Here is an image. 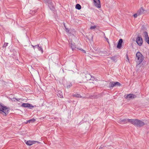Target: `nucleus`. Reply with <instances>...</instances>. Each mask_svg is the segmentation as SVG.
<instances>
[{"label":"nucleus","instance_id":"17","mask_svg":"<svg viewBox=\"0 0 149 149\" xmlns=\"http://www.w3.org/2000/svg\"><path fill=\"white\" fill-rule=\"evenodd\" d=\"M75 8L78 10H80L81 8V6L80 4H77L76 5Z\"/></svg>","mask_w":149,"mask_h":149},{"label":"nucleus","instance_id":"15","mask_svg":"<svg viewBox=\"0 0 149 149\" xmlns=\"http://www.w3.org/2000/svg\"><path fill=\"white\" fill-rule=\"evenodd\" d=\"M37 48L38 50L40 51L42 53L43 52V49L42 47L39 46V44L37 45Z\"/></svg>","mask_w":149,"mask_h":149},{"label":"nucleus","instance_id":"32","mask_svg":"<svg viewBox=\"0 0 149 149\" xmlns=\"http://www.w3.org/2000/svg\"><path fill=\"white\" fill-rule=\"evenodd\" d=\"M52 10H53V9H54V8H53V7H52Z\"/></svg>","mask_w":149,"mask_h":149},{"label":"nucleus","instance_id":"7","mask_svg":"<svg viewBox=\"0 0 149 149\" xmlns=\"http://www.w3.org/2000/svg\"><path fill=\"white\" fill-rule=\"evenodd\" d=\"M94 5L98 8H101V5L99 0H93Z\"/></svg>","mask_w":149,"mask_h":149},{"label":"nucleus","instance_id":"16","mask_svg":"<svg viewBox=\"0 0 149 149\" xmlns=\"http://www.w3.org/2000/svg\"><path fill=\"white\" fill-rule=\"evenodd\" d=\"M72 86V83L70 82H68L67 84V88H70Z\"/></svg>","mask_w":149,"mask_h":149},{"label":"nucleus","instance_id":"3","mask_svg":"<svg viewBox=\"0 0 149 149\" xmlns=\"http://www.w3.org/2000/svg\"><path fill=\"white\" fill-rule=\"evenodd\" d=\"M9 111L8 108L0 103V113L2 114L4 116H6L8 113Z\"/></svg>","mask_w":149,"mask_h":149},{"label":"nucleus","instance_id":"11","mask_svg":"<svg viewBox=\"0 0 149 149\" xmlns=\"http://www.w3.org/2000/svg\"><path fill=\"white\" fill-rule=\"evenodd\" d=\"M37 142L38 143H40V142H38V141H27L26 142V144L27 145L31 146L33 144L36 143Z\"/></svg>","mask_w":149,"mask_h":149},{"label":"nucleus","instance_id":"18","mask_svg":"<svg viewBox=\"0 0 149 149\" xmlns=\"http://www.w3.org/2000/svg\"><path fill=\"white\" fill-rule=\"evenodd\" d=\"M73 96L74 97H78V98H81L82 96L79 94H74Z\"/></svg>","mask_w":149,"mask_h":149},{"label":"nucleus","instance_id":"14","mask_svg":"<svg viewBox=\"0 0 149 149\" xmlns=\"http://www.w3.org/2000/svg\"><path fill=\"white\" fill-rule=\"evenodd\" d=\"M69 44L70 46L73 50V49L76 48L75 44L74 43H72L71 42V43H69Z\"/></svg>","mask_w":149,"mask_h":149},{"label":"nucleus","instance_id":"21","mask_svg":"<svg viewBox=\"0 0 149 149\" xmlns=\"http://www.w3.org/2000/svg\"><path fill=\"white\" fill-rule=\"evenodd\" d=\"M96 28V26H91L90 28V29H94Z\"/></svg>","mask_w":149,"mask_h":149},{"label":"nucleus","instance_id":"26","mask_svg":"<svg viewBox=\"0 0 149 149\" xmlns=\"http://www.w3.org/2000/svg\"><path fill=\"white\" fill-rule=\"evenodd\" d=\"M104 38L107 41V42H108V43H109V41H108V39L106 38V36H105V34L104 33Z\"/></svg>","mask_w":149,"mask_h":149},{"label":"nucleus","instance_id":"2","mask_svg":"<svg viewBox=\"0 0 149 149\" xmlns=\"http://www.w3.org/2000/svg\"><path fill=\"white\" fill-rule=\"evenodd\" d=\"M144 58V57L143 56L140 52H138L136 53L135 60L138 65L141 64L142 63Z\"/></svg>","mask_w":149,"mask_h":149},{"label":"nucleus","instance_id":"8","mask_svg":"<svg viewBox=\"0 0 149 149\" xmlns=\"http://www.w3.org/2000/svg\"><path fill=\"white\" fill-rule=\"evenodd\" d=\"M125 98L126 99H131L136 98V96L135 95L132 94H130L127 95L126 96H125Z\"/></svg>","mask_w":149,"mask_h":149},{"label":"nucleus","instance_id":"4","mask_svg":"<svg viewBox=\"0 0 149 149\" xmlns=\"http://www.w3.org/2000/svg\"><path fill=\"white\" fill-rule=\"evenodd\" d=\"M121 85L118 82H110L109 83V86L110 88H113L114 86H120Z\"/></svg>","mask_w":149,"mask_h":149},{"label":"nucleus","instance_id":"5","mask_svg":"<svg viewBox=\"0 0 149 149\" xmlns=\"http://www.w3.org/2000/svg\"><path fill=\"white\" fill-rule=\"evenodd\" d=\"M21 107H23L29 108L30 109H32L34 107V106L31 104L29 103H23L21 105Z\"/></svg>","mask_w":149,"mask_h":149},{"label":"nucleus","instance_id":"19","mask_svg":"<svg viewBox=\"0 0 149 149\" xmlns=\"http://www.w3.org/2000/svg\"><path fill=\"white\" fill-rule=\"evenodd\" d=\"M111 60L113 61L116 62V56H112L111 57Z\"/></svg>","mask_w":149,"mask_h":149},{"label":"nucleus","instance_id":"23","mask_svg":"<svg viewBox=\"0 0 149 149\" xmlns=\"http://www.w3.org/2000/svg\"><path fill=\"white\" fill-rule=\"evenodd\" d=\"M35 119H30V120H29L28 121V122L30 123L31 121H32L33 122H34V121H35Z\"/></svg>","mask_w":149,"mask_h":149},{"label":"nucleus","instance_id":"10","mask_svg":"<svg viewBox=\"0 0 149 149\" xmlns=\"http://www.w3.org/2000/svg\"><path fill=\"white\" fill-rule=\"evenodd\" d=\"M144 35L146 41L149 44V37L148 35V33L146 31L144 32Z\"/></svg>","mask_w":149,"mask_h":149},{"label":"nucleus","instance_id":"30","mask_svg":"<svg viewBox=\"0 0 149 149\" xmlns=\"http://www.w3.org/2000/svg\"><path fill=\"white\" fill-rule=\"evenodd\" d=\"M80 50H81L82 51H83V52L84 53H86V51L84 50H83L82 49H80Z\"/></svg>","mask_w":149,"mask_h":149},{"label":"nucleus","instance_id":"13","mask_svg":"<svg viewBox=\"0 0 149 149\" xmlns=\"http://www.w3.org/2000/svg\"><path fill=\"white\" fill-rule=\"evenodd\" d=\"M123 40L121 39H120L118 42L117 47L119 49H120L122 46V44L123 42Z\"/></svg>","mask_w":149,"mask_h":149},{"label":"nucleus","instance_id":"31","mask_svg":"<svg viewBox=\"0 0 149 149\" xmlns=\"http://www.w3.org/2000/svg\"><path fill=\"white\" fill-rule=\"evenodd\" d=\"M126 57H127V59L128 60V61H129V59L128 56L127 55Z\"/></svg>","mask_w":149,"mask_h":149},{"label":"nucleus","instance_id":"20","mask_svg":"<svg viewBox=\"0 0 149 149\" xmlns=\"http://www.w3.org/2000/svg\"><path fill=\"white\" fill-rule=\"evenodd\" d=\"M57 95L58 97H59L60 98L63 97V95H62V93L61 92H58V93L57 94Z\"/></svg>","mask_w":149,"mask_h":149},{"label":"nucleus","instance_id":"6","mask_svg":"<svg viewBox=\"0 0 149 149\" xmlns=\"http://www.w3.org/2000/svg\"><path fill=\"white\" fill-rule=\"evenodd\" d=\"M136 41L138 45L140 46L143 43L142 38L139 36H138L137 38Z\"/></svg>","mask_w":149,"mask_h":149},{"label":"nucleus","instance_id":"27","mask_svg":"<svg viewBox=\"0 0 149 149\" xmlns=\"http://www.w3.org/2000/svg\"><path fill=\"white\" fill-rule=\"evenodd\" d=\"M105 146H102V145H101L99 147V149H102Z\"/></svg>","mask_w":149,"mask_h":149},{"label":"nucleus","instance_id":"29","mask_svg":"<svg viewBox=\"0 0 149 149\" xmlns=\"http://www.w3.org/2000/svg\"><path fill=\"white\" fill-rule=\"evenodd\" d=\"M20 100V99H17V98H16V101H19V100Z\"/></svg>","mask_w":149,"mask_h":149},{"label":"nucleus","instance_id":"22","mask_svg":"<svg viewBox=\"0 0 149 149\" xmlns=\"http://www.w3.org/2000/svg\"><path fill=\"white\" fill-rule=\"evenodd\" d=\"M138 16H139V15H138L137 13H136L135 14H134L133 15V16H134V17L135 18H136Z\"/></svg>","mask_w":149,"mask_h":149},{"label":"nucleus","instance_id":"1","mask_svg":"<svg viewBox=\"0 0 149 149\" xmlns=\"http://www.w3.org/2000/svg\"><path fill=\"white\" fill-rule=\"evenodd\" d=\"M129 122L131 123L134 126L138 127H141L143 126L145 123L144 122L137 119H128Z\"/></svg>","mask_w":149,"mask_h":149},{"label":"nucleus","instance_id":"9","mask_svg":"<svg viewBox=\"0 0 149 149\" xmlns=\"http://www.w3.org/2000/svg\"><path fill=\"white\" fill-rule=\"evenodd\" d=\"M145 10L143 7H141L139 8L138 10L137 13H138L139 16L143 14L144 13V12Z\"/></svg>","mask_w":149,"mask_h":149},{"label":"nucleus","instance_id":"24","mask_svg":"<svg viewBox=\"0 0 149 149\" xmlns=\"http://www.w3.org/2000/svg\"><path fill=\"white\" fill-rule=\"evenodd\" d=\"M8 43H5L3 46V47H6L8 46Z\"/></svg>","mask_w":149,"mask_h":149},{"label":"nucleus","instance_id":"12","mask_svg":"<svg viewBox=\"0 0 149 149\" xmlns=\"http://www.w3.org/2000/svg\"><path fill=\"white\" fill-rule=\"evenodd\" d=\"M128 119H120L119 120V123L121 124H125L127 123V121H128Z\"/></svg>","mask_w":149,"mask_h":149},{"label":"nucleus","instance_id":"28","mask_svg":"<svg viewBox=\"0 0 149 149\" xmlns=\"http://www.w3.org/2000/svg\"><path fill=\"white\" fill-rule=\"evenodd\" d=\"M33 47V49H35V47H37V45H35V46H34V45H31Z\"/></svg>","mask_w":149,"mask_h":149},{"label":"nucleus","instance_id":"25","mask_svg":"<svg viewBox=\"0 0 149 149\" xmlns=\"http://www.w3.org/2000/svg\"><path fill=\"white\" fill-rule=\"evenodd\" d=\"M10 100L12 101H14V102L16 101V100H15L16 98L13 97V98H11Z\"/></svg>","mask_w":149,"mask_h":149}]
</instances>
